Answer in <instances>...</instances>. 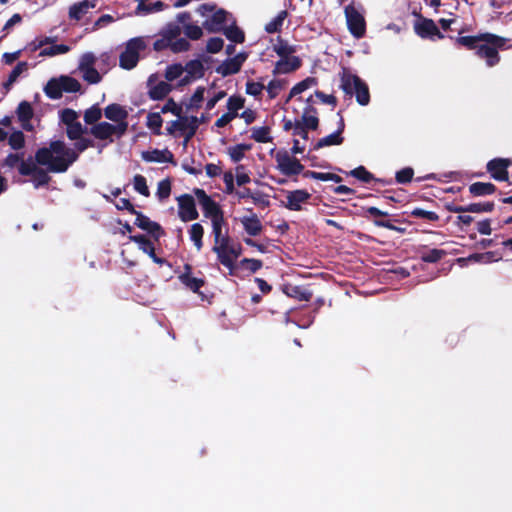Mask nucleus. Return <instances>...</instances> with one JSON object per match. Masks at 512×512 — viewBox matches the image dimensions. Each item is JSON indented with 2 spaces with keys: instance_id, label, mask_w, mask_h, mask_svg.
I'll return each mask as SVG.
<instances>
[{
  "instance_id": "obj_1",
  "label": "nucleus",
  "mask_w": 512,
  "mask_h": 512,
  "mask_svg": "<svg viewBox=\"0 0 512 512\" xmlns=\"http://www.w3.org/2000/svg\"><path fill=\"white\" fill-rule=\"evenodd\" d=\"M74 147H68L63 140H52L48 146L38 148L34 160L54 173H65L79 159L80 154L94 147V140L80 136L74 140Z\"/></svg>"
},
{
  "instance_id": "obj_2",
  "label": "nucleus",
  "mask_w": 512,
  "mask_h": 512,
  "mask_svg": "<svg viewBox=\"0 0 512 512\" xmlns=\"http://www.w3.org/2000/svg\"><path fill=\"white\" fill-rule=\"evenodd\" d=\"M506 43L507 39L504 37L489 32L482 33L475 54L484 59L487 66L493 67L499 63V50L503 49Z\"/></svg>"
},
{
  "instance_id": "obj_3",
  "label": "nucleus",
  "mask_w": 512,
  "mask_h": 512,
  "mask_svg": "<svg viewBox=\"0 0 512 512\" xmlns=\"http://www.w3.org/2000/svg\"><path fill=\"white\" fill-rule=\"evenodd\" d=\"M340 87L346 95H355L359 105L366 106L369 104V87L358 75L352 74L347 69H344L341 74Z\"/></svg>"
},
{
  "instance_id": "obj_4",
  "label": "nucleus",
  "mask_w": 512,
  "mask_h": 512,
  "mask_svg": "<svg viewBox=\"0 0 512 512\" xmlns=\"http://www.w3.org/2000/svg\"><path fill=\"white\" fill-rule=\"evenodd\" d=\"M198 12L202 16H207L209 13H212L210 17H207L203 22V27L210 33L221 32L225 28V23L227 22V17L229 13L223 9L218 8L214 3H203L199 6Z\"/></svg>"
},
{
  "instance_id": "obj_5",
  "label": "nucleus",
  "mask_w": 512,
  "mask_h": 512,
  "mask_svg": "<svg viewBox=\"0 0 512 512\" xmlns=\"http://www.w3.org/2000/svg\"><path fill=\"white\" fill-rule=\"evenodd\" d=\"M39 166L36 160L33 162L32 158L29 157L26 161H21L18 168L19 174L22 176L32 177L31 181L36 189L48 185L51 181L49 173L52 172L48 170V167L43 169Z\"/></svg>"
},
{
  "instance_id": "obj_6",
  "label": "nucleus",
  "mask_w": 512,
  "mask_h": 512,
  "mask_svg": "<svg viewBox=\"0 0 512 512\" xmlns=\"http://www.w3.org/2000/svg\"><path fill=\"white\" fill-rule=\"evenodd\" d=\"M346 24L349 32L356 39H361L366 34V20L362 13H360L353 5H347L344 9Z\"/></svg>"
},
{
  "instance_id": "obj_7",
  "label": "nucleus",
  "mask_w": 512,
  "mask_h": 512,
  "mask_svg": "<svg viewBox=\"0 0 512 512\" xmlns=\"http://www.w3.org/2000/svg\"><path fill=\"white\" fill-rule=\"evenodd\" d=\"M145 48L142 38H133L128 41L125 50L120 54L119 65L121 68L131 70L139 61V52Z\"/></svg>"
},
{
  "instance_id": "obj_8",
  "label": "nucleus",
  "mask_w": 512,
  "mask_h": 512,
  "mask_svg": "<svg viewBox=\"0 0 512 512\" xmlns=\"http://www.w3.org/2000/svg\"><path fill=\"white\" fill-rule=\"evenodd\" d=\"M193 193L196 196L206 218L211 219V223L224 218L223 210L220 205L214 201L204 189L194 188Z\"/></svg>"
},
{
  "instance_id": "obj_9",
  "label": "nucleus",
  "mask_w": 512,
  "mask_h": 512,
  "mask_svg": "<svg viewBox=\"0 0 512 512\" xmlns=\"http://www.w3.org/2000/svg\"><path fill=\"white\" fill-rule=\"evenodd\" d=\"M226 225L225 219H220L212 222V234L214 237V245L212 251L217 255L219 262H228L224 257L225 244L230 243L228 231L223 232V227Z\"/></svg>"
},
{
  "instance_id": "obj_10",
  "label": "nucleus",
  "mask_w": 512,
  "mask_h": 512,
  "mask_svg": "<svg viewBox=\"0 0 512 512\" xmlns=\"http://www.w3.org/2000/svg\"><path fill=\"white\" fill-rule=\"evenodd\" d=\"M275 160L277 162V169L285 176L291 177L304 171V166L301 162L285 150L278 151L275 155Z\"/></svg>"
},
{
  "instance_id": "obj_11",
  "label": "nucleus",
  "mask_w": 512,
  "mask_h": 512,
  "mask_svg": "<svg viewBox=\"0 0 512 512\" xmlns=\"http://www.w3.org/2000/svg\"><path fill=\"white\" fill-rule=\"evenodd\" d=\"M135 216L134 224L141 230L146 231L155 242H158L160 238L165 236V230L158 222L152 221L140 211Z\"/></svg>"
},
{
  "instance_id": "obj_12",
  "label": "nucleus",
  "mask_w": 512,
  "mask_h": 512,
  "mask_svg": "<svg viewBox=\"0 0 512 512\" xmlns=\"http://www.w3.org/2000/svg\"><path fill=\"white\" fill-rule=\"evenodd\" d=\"M178 216L183 222L196 220L199 213L196 208L195 200L190 194H183L177 197Z\"/></svg>"
},
{
  "instance_id": "obj_13",
  "label": "nucleus",
  "mask_w": 512,
  "mask_h": 512,
  "mask_svg": "<svg viewBox=\"0 0 512 512\" xmlns=\"http://www.w3.org/2000/svg\"><path fill=\"white\" fill-rule=\"evenodd\" d=\"M511 165V161L505 158H494L490 160L486 169L491 177L496 181H509L508 167Z\"/></svg>"
},
{
  "instance_id": "obj_14",
  "label": "nucleus",
  "mask_w": 512,
  "mask_h": 512,
  "mask_svg": "<svg viewBox=\"0 0 512 512\" xmlns=\"http://www.w3.org/2000/svg\"><path fill=\"white\" fill-rule=\"evenodd\" d=\"M415 33L423 38H433L437 37L438 39H443L445 36L440 32L437 25L432 19L420 17L418 21L414 24Z\"/></svg>"
},
{
  "instance_id": "obj_15",
  "label": "nucleus",
  "mask_w": 512,
  "mask_h": 512,
  "mask_svg": "<svg viewBox=\"0 0 512 512\" xmlns=\"http://www.w3.org/2000/svg\"><path fill=\"white\" fill-rule=\"evenodd\" d=\"M130 241L137 243L139 249L146 253L156 264H168L167 260L160 258L155 253V246L153 241L144 234L130 235Z\"/></svg>"
},
{
  "instance_id": "obj_16",
  "label": "nucleus",
  "mask_w": 512,
  "mask_h": 512,
  "mask_svg": "<svg viewBox=\"0 0 512 512\" xmlns=\"http://www.w3.org/2000/svg\"><path fill=\"white\" fill-rule=\"evenodd\" d=\"M184 271L179 275V281L189 290L194 293L202 294L200 288L206 284L204 277H194L192 275V266L190 264L184 265Z\"/></svg>"
},
{
  "instance_id": "obj_17",
  "label": "nucleus",
  "mask_w": 512,
  "mask_h": 512,
  "mask_svg": "<svg viewBox=\"0 0 512 512\" xmlns=\"http://www.w3.org/2000/svg\"><path fill=\"white\" fill-rule=\"evenodd\" d=\"M311 194L304 189H297L287 193V201L283 203L284 207L291 211H301L302 204L307 203Z\"/></svg>"
},
{
  "instance_id": "obj_18",
  "label": "nucleus",
  "mask_w": 512,
  "mask_h": 512,
  "mask_svg": "<svg viewBox=\"0 0 512 512\" xmlns=\"http://www.w3.org/2000/svg\"><path fill=\"white\" fill-rule=\"evenodd\" d=\"M302 66V60L298 56H286L280 58L274 66L273 75L289 74Z\"/></svg>"
},
{
  "instance_id": "obj_19",
  "label": "nucleus",
  "mask_w": 512,
  "mask_h": 512,
  "mask_svg": "<svg viewBox=\"0 0 512 512\" xmlns=\"http://www.w3.org/2000/svg\"><path fill=\"white\" fill-rule=\"evenodd\" d=\"M16 114L18 117V120L21 123V127L25 131H32L33 125L31 124V119L33 118L34 111L31 106V104L28 101H22L19 103Z\"/></svg>"
},
{
  "instance_id": "obj_20",
  "label": "nucleus",
  "mask_w": 512,
  "mask_h": 512,
  "mask_svg": "<svg viewBox=\"0 0 512 512\" xmlns=\"http://www.w3.org/2000/svg\"><path fill=\"white\" fill-rule=\"evenodd\" d=\"M305 129L315 131L319 127V118L317 117V109L308 104L303 111L301 119L296 120Z\"/></svg>"
},
{
  "instance_id": "obj_21",
  "label": "nucleus",
  "mask_w": 512,
  "mask_h": 512,
  "mask_svg": "<svg viewBox=\"0 0 512 512\" xmlns=\"http://www.w3.org/2000/svg\"><path fill=\"white\" fill-rule=\"evenodd\" d=\"M281 289L285 295L299 301H310L313 296L312 292L303 286L292 285L290 283L283 284Z\"/></svg>"
},
{
  "instance_id": "obj_22",
  "label": "nucleus",
  "mask_w": 512,
  "mask_h": 512,
  "mask_svg": "<svg viewBox=\"0 0 512 512\" xmlns=\"http://www.w3.org/2000/svg\"><path fill=\"white\" fill-rule=\"evenodd\" d=\"M242 253V248L240 245H238L237 247L236 246H233V245H230L229 244H225V249H224V257H226V259L228 260V262H220L224 267L228 268L229 269V274L230 275H234V271L236 269V264H235V261L238 259V257L241 255Z\"/></svg>"
},
{
  "instance_id": "obj_23",
  "label": "nucleus",
  "mask_w": 512,
  "mask_h": 512,
  "mask_svg": "<svg viewBox=\"0 0 512 512\" xmlns=\"http://www.w3.org/2000/svg\"><path fill=\"white\" fill-rule=\"evenodd\" d=\"M142 158L147 162H157V163H173L174 155L168 149L159 150L153 149L152 151L143 152Z\"/></svg>"
},
{
  "instance_id": "obj_24",
  "label": "nucleus",
  "mask_w": 512,
  "mask_h": 512,
  "mask_svg": "<svg viewBox=\"0 0 512 512\" xmlns=\"http://www.w3.org/2000/svg\"><path fill=\"white\" fill-rule=\"evenodd\" d=\"M96 4L93 1L83 0L81 2L74 3L70 6L68 16L71 20H81L90 9L95 8Z\"/></svg>"
},
{
  "instance_id": "obj_25",
  "label": "nucleus",
  "mask_w": 512,
  "mask_h": 512,
  "mask_svg": "<svg viewBox=\"0 0 512 512\" xmlns=\"http://www.w3.org/2000/svg\"><path fill=\"white\" fill-rule=\"evenodd\" d=\"M240 221L245 232L249 236H257L263 230V225L255 213H253L251 216L242 217Z\"/></svg>"
},
{
  "instance_id": "obj_26",
  "label": "nucleus",
  "mask_w": 512,
  "mask_h": 512,
  "mask_svg": "<svg viewBox=\"0 0 512 512\" xmlns=\"http://www.w3.org/2000/svg\"><path fill=\"white\" fill-rule=\"evenodd\" d=\"M114 125L108 122H100L93 125L89 133L93 135L98 140H107L110 139L112 142V136L114 135Z\"/></svg>"
},
{
  "instance_id": "obj_27",
  "label": "nucleus",
  "mask_w": 512,
  "mask_h": 512,
  "mask_svg": "<svg viewBox=\"0 0 512 512\" xmlns=\"http://www.w3.org/2000/svg\"><path fill=\"white\" fill-rule=\"evenodd\" d=\"M462 33H463V30H460L459 36H457L455 38L450 36L451 39H454L455 46L458 48H465L467 50L476 51L477 45H478L479 41H481L482 33H480L478 35H473V36H462L461 35Z\"/></svg>"
},
{
  "instance_id": "obj_28",
  "label": "nucleus",
  "mask_w": 512,
  "mask_h": 512,
  "mask_svg": "<svg viewBox=\"0 0 512 512\" xmlns=\"http://www.w3.org/2000/svg\"><path fill=\"white\" fill-rule=\"evenodd\" d=\"M496 190V186L491 182H474L469 186V192L474 197L491 195Z\"/></svg>"
},
{
  "instance_id": "obj_29",
  "label": "nucleus",
  "mask_w": 512,
  "mask_h": 512,
  "mask_svg": "<svg viewBox=\"0 0 512 512\" xmlns=\"http://www.w3.org/2000/svg\"><path fill=\"white\" fill-rule=\"evenodd\" d=\"M104 115L107 119L117 122L120 120H126L128 112L120 104L112 103L104 109Z\"/></svg>"
},
{
  "instance_id": "obj_30",
  "label": "nucleus",
  "mask_w": 512,
  "mask_h": 512,
  "mask_svg": "<svg viewBox=\"0 0 512 512\" xmlns=\"http://www.w3.org/2000/svg\"><path fill=\"white\" fill-rule=\"evenodd\" d=\"M273 51L280 57L293 56L296 52V47L290 45L288 41L284 40L281 36H278L276 43L273 44Z\"/></svg>"
},
{
  "instance_id": "obj_31",
  "label": "nucleus",
  "mask_w": 512,
  "mask_h": 512,
  "mask_svg": "<svg viewBox=\"0 0 512 512\" xmlns=\"http://www.w3.org/2000/svg\"><path fill=\"white\" fill-rule=\"evenodd\" d=\"M241 70L240 63L236 59L229 58L216 68V72L223 77L233 75Z\"/></svg>"
},
{
  "instance_id": "obj_32",
  "label": "nucleus",
  "mask_w": 512,
  "mask_h": 512,
  "mask_svg": "<svg viewBox=\"0 0 512 512\" xmlns=\"http://www.w3.org/2000/svg\"><path fill=\"white\" fill-rule=\"evenodd\" d=\"M28 69V63L21 61L16 64L13 70L10 72L7 80L3 83V88L9 91L11 86L17 81L18 77Z\"/></svg>"
},
{
  "instance_id": "obj_33",
  "label": "nucleus",
  "mask_w": 512,
  "mask_h": 512,
  "mask_svg": "<svg viewBox=\"0 0 512 512\" xmlns=\"http://www.w3.org/2000/svg\"><path fill=\"white\" fill-rule=\"evenodd\" d=\"M184 70L193 79H200L204 77L205 68L202 61L198 59L190 60L186 63Z\"/></svg>"
},
{
  "instance_id": "obj_34",
  "label": "nucleus",
  "mask_w": 512,
  "mask_h": 512,
  "mask_svg": "<svg viewBox=\"0 0 512 512\" xmlns=\"http://www.w3.org/2000/svg\"><path fill=\"white\" fill-rule=\"evenodd\" d=\"M44 92L50 99L56 100L62 97V85L59 79H50L44 87Z\"/></svg>"
},
{
  "instance_id": "obj_35",
  "label": "nucleus",
  "mask_w": 512,
  "mask_h": 512,
  "mask_svg": "<svg viewBox=\"0 0 512 512\" xmlns=\"http://www.w3.org/2000/svg\"><path fill=\"white\" fill-rule=\"evenodd\" d=\"M288 12L287 10L280 11L276 17H274L270 22L265 25L264 30L268 34H273L276 32H280L284 23V20L287 18Z\"/></svg>"
},
{
  "instance_id": "obj_36",
  "label": "nucleus",
  "mask_w": 512,
  "mask_h": 512,
  "mask_svg": "<svg viewBox=\"0 0 512 512\" xmlns=\"http://www.w3.org/2000/svg\"><path fill=\"white\" fill-rule=\"evenodd\" d=\"M344 141L342 136H339V132H334L319 139L312 147V150H319L326 146L341 145Z\"/></svg>"
},
{
  "instance_id": "obj_37",
  "label": "nucleus",
  "mask_w": 512,
  "mask_h": 512,
  "mask_svg": "<svg viewBox=\"0 0 512 512\" xmlns=\"http://www.w3.org/2000/svg\"><path fill=\"white\" fill-rule=\"evenodd\" d=\"M222 32L226 38L233 43L241 44L245 41L244 32L235 24V22L231 26L225 27Z\"/></svg>"
},
{
  "instance_id": "obj_38",
  "label": "nucleus",
  "mask_w": 512,
  "mask_h": 512,
  "mask_svg": "<svg viewBox=\"0 0 512 512\" xmlns=\"http://www.w3.org/2000/svg\"><path fill=\"white\" fill-rule=\"evenodd\" d=\"M170 91L171 86L168 83L161 81L149 90L148 95L152 100H162L170 93Z\"/></svg>"
},
{
  "instance_id": "obj_39",
  "label": "nucleus",
  "mask_w": 512,
  "mask_h": 512,
  "mask_svg": "<svg viewBox=\"0 0 512 512\" xmlns=\"http://www.w3.org/2000/svg\"><path fill=\"white\" fill-rule=\"evenodd\" d=\"M316 84H317V79L315 77L305 78L304 80L298 82L291 88L286 101L288 102L292 97H294L298 94H301L302 92H304L305 90H307L308 88H310L311 86H314Z\"/></svg>"
},
{
  "instance_id": "obj_40",
  "label": "nucleus",
  "mask_w": 512,
  "mask_h": 512,
  "mask_svg": "<svg viewBox=\"0 0 512 512\" xmlns=\"http://www.w3.org/2000/svg\"><path fill=\"white\" fill-rule=\"evenodd\" d=\"M198 129V117L191 116L188 118L185 116V131L182 133L184 134V146L187 145V143L194 137Z\"/></svg>"
},
{
  "instance_id": "obj_41",
  "label": "nucleus",
  "mask_w": 512,
  "mask_h": 512,
  "mask_svg": "<svg viewBox=\"0 0 512 512\" xmlns=\"http://www.w3.org/2000/svg\"><path fill=\"white\" fill-rule=\"evenodd\" d=\"M189 235L191 241L194 243V246L198 251H200L203 247V235L204 228L200 223H194L191 225L189 230Z\"/></svg>"
},
{
  "instance_id": "obj_42",
  "label": "nucleus",
  "mask_w": 512,
  "mask_h": 512,
  "mask_svg": "<svg viewBox=\"0 0 512 512\" xmlns=\"http://www.w3.org/2000/svg\"><path fill=\"white\" fill-rule=\"evenodd\" d=\"M87 132L88 128L83 126L79 120L66 126V136L71 141L80 138V136H83Z\"/></svg>"
},
{
  "instance_id": "obj_43",
  "label": "nucleus",
  "mask_w": 512,
  "mask_h": 512,
  "mask_svg": "<svg viewBox=\"0 0 512 512\" xmlns=\"http://www.w3.org/2000/svg\"><path fill=\"white\" fill-rule=\"evenodd\" d=\"M163 119L158 112H151L147 115V127L152 131L154 135H161Z\"/></svg>"
},
{
  "instance_id": "obj_44",
  "label": "nucleus",
  "mask_w": 512,
  "mask_h": 512,
  "mask_svg": "<svg viewBox=\"0 0 512 512\" xmlns=\"http://www.w3.org/2000/svg\"><path fill=\"white\" fill-rule=\"evenodd\" d=\"M251 131V138L258 143H269L272 141V137L270 136L271 129L269 126L253 127Z\"/></svg>"
},
{
  "instance_id": "obj_45",
  "label": "nucleus",
  "mask_w": 512,
  "mask_h": 512,
  "mask_svg": "<svg viewBox=\"0 0 512 512\" xmlns=\"http://www.w3.org/2000/svg\"><path fill=\"white\" fill-rule=\"evenodd\" d=\"M252 148L251 144H237L235 146L229 147L228 154L233 162L241 161L245 156V151H248Z\"/></svg>"
},
{
  "instance_id": "obj_46",
  "label": "nucleus",
  "mask_w": 512,
  "mask_h": 512,
  "mask_svg": "<svg viewBox=\"0 0 512 512\" xmlns=\"http://www.w3.org/2000/svg\"><path fill=\"white\" fill-rule=\"evenodd\" d=\"M70 46L66 44H55L50 47L44 48L40 51V57H53L59 54H65L70 51Z\"/></svg>"
},
{
  "instance_id": "obj_47",
  "label": "nucleus",
  "mask_w": 512,
  "mask_h": 512,
  "mask_svg": "<svg viewBox=\"0 0 512 512\" xmlns=\"http://www.w3.org/2000/svg\"><path fill=\"white\" fill-rule=\"evenodd\" d=\"M60 82H61V85H62L63 92L76 93V92H79L81 90L80 82L77 79L73 78V77L61 76L60 77Z\"/></svg>"
},
{
  "instance_id": "obj_48",
  "label": "nucleus",
  "mask_w": 512,
  "mask_h": 512,
  "mask_svg": "<svg viewBox=\"0 0 512 512\" xmlns=\"http://www.w3.org/2000/svg\"><path fill=\"white\" fill-rule=\"evenodd\" d=\"M446 251L442 249L433 248L426 252L421 253L420 259L426 263H437L439 262L445 255Z\"/></svg>"
},
{
  "instance_id": "obj_49",
  "label": "nucleus",
  "mask_w": 512,
  "mask_h": 512,
  "mask_svg": "<svg viewBox=\"0 0 512 512\" xmlns=\"http://www.w3.org/2000/svg\"><path fill=\"white\" fill-rule=\"evenodd\" d=\"M102 117V110L95 104L84 112V121L88 125H95Z\"/></svg>"
},
{
  "instance_id": "obj_50",
  "label": "nucleus",
  "mask_w": 512,
  "mask_h": 512,
  "mask_svg": "<svg viewBox=\"0 0 512 512\" xmlns=\"http://www.w3.org/2000/svg\"><path fill=\"white\" fill-rule=\"evenodd\" d=\"M181 34V27L178 23H168L160 32L161 36L167 38L170 42L178 38Z\"/></svg>"
},
{
  "instance_id": "obj_51",
  "label": "nucleus",
  "mask_w": 512,
  "mask_h": 512,
  "mask_svg": "<svg viewBox=\"0 0 512 512\" xmlns=\"http://www.w3.org/2000/svg\"><path fill=\"white\" fill-rule=\"evenodd\" d=\"M348 175L364 182L370 183L374 180V176L371 172H369L364 166H358L355 169L351 170Z\"/></svg>"
},
{
  "instance_id": "obj_52",
  "label": "nucleus",
  "mask_w": 512,
  "mask_h": 512,
  "mask_svg": "<svg viewBox=\"0 0 512 512\" xmlns=\"http://www.w3.org/2000/svg\"><path fill=\"white\" fill-rule=\"evenodd\" d=\"M467 212L469 213H483V212H492L494 210V202H478V203H470L467 205Z\"/></svg>"
},
{
  "instance_id": "obj_53",
  "label": "nucleus",
  "mask_w": 512,
  "mask_h": 512,
  "mask_svg": "<svg viewBox=\"0 0 512 512\" xmlns=\"http://www.w3.org/2000/svg\"><path fill=\"white\" fill-rule=\"evenodd\" d=\"M8 144L13 150H20L25 146V135L22 131H14L8 137Z\"/></svg>"
},
{
  "instance_id": "obj_54",
  "label": "nucleus",
  "mask_w": 512,
  "mask_h": 512,
  "mask_svg": "<svg viewBox=\"0 0 512 512\" xmlns=\"http://www.w3.org/2000/svg\"><path fill=\"white\" fill-rule=\"evenodd\" d=\"M171 180L169 178L163 179L158 183L156 196L160 201L166 200L171 194Z\"/></svg>"
},
{
  "instance_id": "obj_55",
  "label": "nucleus",
  "mask_w": 512,
  "mask_h": 512,
  "mask_svg": "<svg viewBox=\"0 0 512 512\" xmlns=\"http://www.w3.org/2000/svg\"><path fill=\"white\" fill-rule=\"evenodd\" d=\"M133 186L134 189L141 195L148 197L150 195L149 188L147 186L146 178L141 175L137 174L133 178Z\"/></svg>"
},
{
  "instance_id": "obj_56",
  "label": "nucleus",
  "mask_w": 512,
  "mask_h": 512,
  "mask_svg": "<svg viewBox=\"0 0 512 512\" xmlns=\"http://www.w3.org/2000/svg\"><path fill=\"white\" fill-rule=\"evenodd\" d=\"M410 214L415 218H422L429 222H437L439 220V215L437 213L433 211H426L422 208H414Z\"/></svg>"
},
{
  "instance_id": "obj_57",
  "label": "nucleus",
  "mask_w": 512,
  "mask_h": 512,
  "mask_svg": "<svg viewBox=\"0 0 512 512\" xmlns=\"http://www.w3.org/2000/svg\"><path fill=\"white\" fill-rule=\"evenodd\" d=\"M78 118L79 114L71 108H65L60 111V121L65 126L75 123L76 121H78Z\"/></svg>"
},
{
  "instance_id": "obj_58",
  "label": "nucleus",
  "mask_w": 512,
  "mask_h": 512,
  "mask_svg": "<svg viewBox=\"0 0 512 512\" xmlns=\"http://www.w3.org/2000/svg\"><path fill=\"white\" fill-rule=\"evenodd\" d=\"M239 265L242 268H245L246 270L250 271L251 273H255L262 268L263 262L259 259L254 258H243L240 261Z\"/></svg>"
},
{
  "instance_id": "obj_59",
  "label": "nucleus",
  "mask_w": 512,
  "mask_h": 512,
  "mask_svg": "<svg viewBox=\"0 0 512 512\" xmlns=\"http://www.w3.org/2000/svg\"><path fill=\"white\" fill-rule=\"evenodd\" d=\"M184 71V67L179 63L169 65L165 71V78L168 81H174L179 78Z\"/></svg>"
},
{
  "instance_id": "obj_60",
  "label": "nucleus",
  "mask_w": 512,
  "mask_h": 512,
  "mask_svg": "<svg viewBox=\"0 0 512 512\" xmlns=\"http://www.w3.org/2000/svg\"><path fill=\"white\" fill-rule=\"evenodd\" d=\"M83 79L89 84H97L101 81L102 77L100 73L94 67L80 70Z\"/></svg>"
},
{
  "instance_id": "obj_61",
  "label": "nucleus",
  "mask_w": 512,
  "mask_h": 512,
  "mask_svg": "<svg viewBox=\"0 0 512 512\" xmlns=\"http://www.w3.org/2000/svg\"><path fill=\"white\" fill-rule=\"evenodd\" d=\"M204 93H205L204 87H202V86L197 87L195 92L193 93V95L190 98V103H189L188 107L191 109H196V110L199 109L201 107L202 101L204 100Z\"/></svg>"
},
{
  "instance_id": "obj_62",
  "label": "nucleus",
  "mask_w": 512,
  "mask_h": 512,
  "mask_svg": "<svg viewBox=\"0 0 512 512\" xmlns=\"http://www.w3.org/2000/svg\"><path fill=\"white\" fill-rule=\"evenodd\" d=\"M414 170L411 167H405L396 172L395 179L399 184L410 183L413 179Z\"/></svg>"
},
{
  "instance_id": "obj_63",
  "label": "nucleus",
  "mask_w": 512,
  "mask_h": 512,
  "mask_svg": "<svg viewBox=\"0 0 512 512\" xmlns=\"http://www.w3.org/2000/svg\"><path fill=\"white\" fill-rule=\"evenodd\" d=\"M184 33L191 40H199L203 36L202 28L194 24L184 25Z\"/></svg>"
},
{
  "instance_id": "obj_64",
  "label": "nucleus",
  "mask_w": 512,
  "mask_h": 512,
  "mask_svg": "<svg viewBox=\"0 0 512 512\" xmlns=\"http://www.w3.org/2000/svg\"><path fill=\"white\" fill-rule=\"evenodd\" d=\"M190 43L185 38H176L174 41H171L170 49L174 53L185 52L190 49Z\"/></svg>"
}]
</instances>
